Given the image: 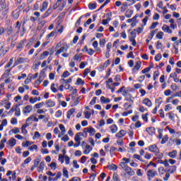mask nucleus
<instances>
[{
    "label": "nucleus",
    "mask_w": 181,
    "mask_h": 181,
    "mask_svg": "<svg viewBox=\"0 0 181 181\" xmlns=\"http://www.w3.org/2000/svg\"><path fill=\"white\" fill-rule=\"evenodd\" d=\"M124 171L126 172V173L122 175L124 179H127V175H128L129 176H134V175H135V171H134L133 169L131 168L130 167L126 168Z\"/></svg>",
    "instance_id": "obj_1"
},
{
    "label": "nucleus",
    "mask_w": 181,
    "mask_h": 181,
    "mask_svg": "<svg viewBox=\"0 0 181 181\" xmlns=\"http://www.w3.org/2000/svg\"><path fill=\"white\" fill-rule=\"evenodd\" d=\"M156 176H158V173L154 170H148L147 172V177L148 180H151Z\"/></svg>",
    "instance_id": "obj_2"
},
{
    "label": "nucleus",
    "mask_w": 181,
    "mask_h": 181,
    "mask_svg": "<svg viewBox=\"0 0 181 181\" xmlns=\"http://www.w3.org/2000/svg\"><path fill=\"white\" fill-rule=\"evenodd\" d=\"M0 52H3V54H6L9 52V47H5V42L4 41L0 42Z\"/></svg>",
    "instance_id": "obj_3"
},
{
    "label": "nucleus",
    "mask_w": 181,
    "mask_h": 181,
    "mask_svg": "<svg viewBox=\"0 0 181 181\" xmlns=\"http://www.w3.org/2000/svg\"><path fill=\"white\" fill-rule=\"evenodd\" d=\"M23 63H29V59L18 57L15 62V65L18 66V64H23Z\"/></svg>",
    "instance_id": "obj_4"
},
{
    "label": "nucleus",
    "mask_w": 181,
    "mask_h": 181,
    "mask_svg": "<svg viewBox=\"0 0 181 181\" xmlns=\"http://www.w3.org/2000/svg\"><path fill=\"white\" fill-rule=\"evenodd\" d=\"M69 50V46L66 45V47H62L60 49H59L56 53L55 56H59V54L62 53H66V52Z\"/></svg>",
    "instance_id": "obj_5"
},
{
    "label": "nucleus",
    "mask_w": 181,
    "mask_h": 181,
    "mask_svg": "<svg viewBox=\"0 0 181 181\" xmlns=\"http://www.w3.org/2000/svg\"><path fill=\"white\" fill-rule=\"evenodd\" d=\"M148 151L153 153H158L159 152V148L155 144L151 145L148 147Z\"/></svg>",
    "instance_id": "obj_6"
},
{
    "label": "nucleus",
    "mask_w": 181,
    "mask_h": 181,
    "mask_svg": "<svg viewBox=\"0 0 181 181\" xmlns=\"http://www.w3.org/2000/svg\"><path fill=\"white\" fill-rule=\"evenodd\" d=\"M45 105L48 108H52L56 105V102L52 99L47 100L45 102Z\"/></svg>",
    "instance_id": "obj_7"
},
{
    "label": "nucleus",
    "mask_w": 181,
    "mask_h": 181,
    "mask_svg": "<svg viewBox=\"0 0 181 181\" xmlns=\"http://www.w3.org/2000/svg\"><path fill=\"white\" fill-rule=\"evenodd\" d=\"M25 42H26V40H21L18 44L16 45L17 50H19V52H21L22 49L25 47Z\"/></svg>",
    "instance_id": "obj_8"
},
{
    "label": "nucleus",
    "mask_w": 181,
    "mask_h": 181,
    "mask_svg": "<svg viewBox=\"0 0 181 181\" xmlns=\"http://www.w3.org/2000/svg\"><path fill=\"white\" fill-rule=\"evenodd\" d=\"M80 136H84V133H81V132L77 133L74 137V140L76 142H78L81 144V137Z\"/></svg>",
    "instance_id": "obj_9"
},
{
    "label": "nucleus",
    "mask_w": 181,
    "mask_h": 181,
    "mask_svg": "<svg viewBox=\"0 0 181 181\" xmlns=\"http://www.w3.org/2000/svg\"><path fill=\"white\" fill-rule=\"evenodd\" d=\"M32 105H28L27 106L24 107L23 109V114H29L32 112Z\"/></svg>",
    "instance_id": "obj_10"
},
{
    "label": "nucleus",
    "mask_w": 181,
    "mask_h": 181,
    "mask_svg": "<svg viewBox=\"0 0 181 181\" xmlns=\"http://www.w3.org/2000/svg\"><path fill=\"white\" fill-rule=\"evenodd\" d=\"M47 6H49V2L47 1H43L41 8H40V12H45L47 9Z\"/></svg>",
    "instance_id": "obj_11"
},
{
    "label": "nucleus",
    "mask_w": 181,
    "mask_h": 181,
    "mask_svg": "<svg viewBox=\"0 0 181 181\" xmlns=\"http://www.w3.org/2000/svg\"><path fill=\"white\" fill-rule=\"evenodd\" d=\"M177 169V167L176 165L170 166L169 168L166 170L167 173H175L176 170Z\"/></svg>",
    "instance_id": "obj_12"
},
{
    "label": "nucleus",
    "mask_w": 181,
    "mask_h": 181,
    "mask_svg": "<svg viewBox=\"0 0 181 181\" xmlns=\"http://www.w3.org/2000/svg\"><path fill=\"white\" fill-rule=\"evenodd\" d=\"M125 135H127V131L122 129L115 134V136L117 138H122L123 136H125Z\"/></svg>",
    "instance_id": "obj_13"
},
{
    "label": "nucleus",
    "mask_w": 181,
    "mask_h": 181,
    "mask_svg": "<svg viewBox=\"0 0 181 181\" xmlns=\"http://www.w3.org/2000/svg\"><path fill=\"white\" fill-rule=\"evenodd\" d=\"M141 66H142V62L141 61H139L136 63V65L133 68V73H136V71H138L139 69H141Z\"/></svg>",
    "instance_id": "obj_14"
},
{
    "label": "nucleus",
    "mask_w": 181,
    "mask_h": 181,
    "mask_svg": "<svg viewBox=\"0 0 181 181\" xmlns=\"http://www.w3.org/2000/svg\"><path fill=\"white\" fill-rule=\"evenodd\" d=\"M7 145H9L11 148H13V146L16 145V139H15L14 138L10 139L7 142Z\"/></svg>",
    "instance_id": "obj_15"
},
{
    "label": "nucleus",
    "mask_w": 181,
    "mask_h": 181,
    "mask_svg": "<svg viewBox=\"0 0 181 181\" xmlns=\"http://www.w3.org/2000/svg\"><path fill=\"white\" fill-rule=\"evenodd\" d=\"M21 14V12L19 11V9H16L12 13V16L13 19H18L19 18V15Z\"/></svg>",
    "instance_id": "obj_16"
},
{
    "label": "nucleus",
    "mask_w": 181,
    "mask_h": 181,
    "mask_svg": "<svg viewBox=\"0 0 181 181\" xmlns=\"http://www.w3.org/2000/svg\"><path fill=\"white\" fill-rule=\"evenodd\" d=\"M107 169H109V170H113L114 172L117 170V169H118V167L117 166V165L112 163V164L107 165Z\"/></svg>",
    "instance_id": "obj_17"
},
{
    "label": "nucleus",
    "mask_w": 181,
    "mask_h": 181,
    "mask_svg": "<svg viewBox=\"0 0 181 181\" xmlns=\"http://www.w3.org/2000/svg\"><path fill=\"white\" fill-rule=\"evenodd\" d=\"M9 5L6 4V1L5 0H1L0 1V7L2 9H6Z\"/></svg>",
    "instance_id": "obj_18"
},
{
    "label": "nucleus",
    "mask_w": 181,
    "mask_h": 181,
    "mask_svg": "<svg viewBox=\"0 0 181 181\" xmlns=\"http://www.w3.org/2000/svg\"><path fill=\"white\" fill-rule=\"evenodd\" d=\"M162 30H163V32H166V33H172L173 31L171 30L170 28L166 25H164L162 27Z\"/></svg>",
    "instance_id": "obj_19"
},
{
    "label": "nucleus",
    "mask_w": 181,
    "mask_h": 181,
    "mask_svg": "<svg viewBox=\"0 0 181 181\" xmlns=\"http://www.w3.org/2000/svg\"><path fill=\"white\" fill-rule=\"evenodd\" d=\"M143 104H144L147 107H152V101H151V100H149V98H145L143 100Z\"/></svg>",
    "instance_id": "obj_20"
},
{
    "label": "nucleus",
    "mask_w": 181,
    "mask_h": 181,
    "mask_svg": "<svg viewBox=\"0 0 181 181\" xmlns=\"http://www.w3.org/2000/svg\"><path fill=\"white\" fill-rule=\"evenodd\" d=\"M91 151H93V148H91V146H90V145H86V149L83 151V153L85 155H88V153H90V152H91Z\"/></svg>",
    "instance_id": "obj_21"
},
{
    "label": "nucleus",
    "mask_w": 181,
    "mask_h": 181,
    "mask_svg": "<svg viewBox=\"0 0 181 181\" xmlns=\"http://www.w3.org/2000/svg\"><path fill=\"white\" fill-rule=\"evenodd\" d=\"M86 129L90 134V136H93L95 134V129L93 127H86Z\"/></svg>",
    "instance_id": "obj_22"
},
{
    "label": "nucleus",
    "mask_w": 181,
    "mask_h": 181,
    "mask_svg": "<svg viewBox=\"0 0 181 181\" xmlns=\"http://www.w3.org/2000/svg\"><path fill=\"white\" fill-rule=\"evenodd\" d=\"M177 155V151L174 150L170 153H168V156L171 158L172 159H175Z\"/></svg>",
    "instance_id": "obj_23"
},
{
    "label": "nucleus",
    "mask_w": 181,
    "mask_h": 181,
    "mask_svg": "<svg viewBox=\"0 0 181 181\" xmlns=\"http://www.w3.org/2000/svg\"><path fill=\"white\" fill-rule=\"evenodd\" d=\"M100 101L102 104H109V103H111V100L109 98H106L104 96L100 98Z\"/></svg>",
    "instance_id": "obj_24"
},
{
    "label": "nucleus",
    "mask_w": 181,
    "mask_h": 181,
    "mask_svg": "<svg viewBox=\"0 0 181 181\" xmlns=\"http://www.w3.org/2000/svg\"><path fill=\"white\" fill-rule=\"evenodd\" d=\"M21 23L19 21H17L15 25V31L16 33H19V32H21Z\"/></svg>",
    "instance_id": "obj_25"
},
{
    "label": "nucleus",
    "mask_w": 181,
    "mask_h": 181,
    "mask_svg": "<svg viewBox=\"0 0 181 181\" xmlns=\"http://www.w3.org/2000/svg\"><path fill=\"white\" fill-rule=\"evenodd\" d=\"M32 77H33V74H30L28 76L27 78L25 80L24 83H25V85L29 84V83H30V81H32Z\"/></svg>",
    "instance_id": "obj_26"
},
{
    "label": "nucleus",
    "mask_w": 181,
    "mask_h": 181,
    "mask_svg": "<svg viewBox=\"0 0 181 181\" xmlns=\"http://www.w3.org/2000/svg\"><path fill=\"white\" fill-rule=\"evenodd\" d=\"M76 112V110L74 108H71L70 109L69 111H68V113H67V118L69 119H70V118H71V115H73V114H74V112Z\"/></svg>",
    "instance_id": "obj_27"
},
{
    "label": "nucleus",
    "mask_w": 181,
    "mask_h": 181,
    "mask_svg": "<svg viewBox=\"0 0 181 181\" xmlns=\"http://www.w3.org/2000/svg\"><path fill=\"white\" fill-rule=\"evenodd\" d=\"M45 170V162L42 161L41 163H40V164L38 165L37 172H40L41 170Z\"/></svg>",
    "instance_id": "obj_28"
},
{
    "label": "nucleus",
    "mask_w": 181,
    "mask_h": 181,
    "mask_svg": "<svg viewBox=\"0 0 181 181\" xmlns=\"http://www.w3.org/2000/svg\"><path fill=\"white\" fill-rule=\"evenodd\" d=\"M52 12V9L49 7L48 10L45 12V13L42 16V19H45V18H47V16H49V15H50Z\"/></svg>",
    "instance_id": "obj_29"
},
{
    "label": "nucleus",
    "mask_w": 181,
    "mask_h": 181,
    "mask_svg": "<svg viewBox=\"0 0 181 181\" xmlns=\"http://www.w3.org/2000/svg\"><path fill=\"white\" fill-rule=\"evenodd\" d=\"M146 131L149 135H153V134H155V128L153 127H148Z\"/></svg>",
    "instance_id": "obj_30"
},
{
    "label": "nucleus",
    "mask_w": 181,
    "mask_h": 181,
    "mask_svg": "<svg viewBox=\"0 0 181 181\" xmlns=\"http://www.w3.org/2000/svg\"><path fill=\"white\" fill-rule=\"evenodd\" d=\"M110 129H111L112 134H117V132L118 131V127H117V125L113 124L110 126Z\"/></svg>",
    "instance_id": "obj_31"
},
{
    "label": "nucleus",
    "mask_w": 181,
    "mask_h": 181,
    "mask_svg": "<svg viewBox=\"0 0 181 181\" xmlns=\"http://www.w3.org/2000/svg\"><path fill=\"white\" fill-rule=\"evenodd\" d=\"M41 98L40 97L38 98H30V104H35V103H37V101H40Z\"/></svg>",
    "instance_id": "obj_32"
},
{
    "label": "nucleus",
    "mask_w": 181,
    "mask_h": 181,
    "mask_svg": "<svg viewBox=\"0 0 181 181\" xmlns=\"http://www.w3.org/2000/svg\"><path fill=\"white\" fill-rule=\"evenodd\" d=\"M125 97V101H131L132 103H134V100H132V95L131 93L127 94Z\"/></svg>",
    "instance_id": "obj_33"
},
{
    "label": "nucleus",
    "mask_w": 181,
    "mask_h": 181,
    "mask_svg": "<svg viewBox=\"0 0 181 181\" xmlns=\"http://www.w3.org/2000/svg\"><path fill=\"white\" fill-rule=\"evenodd\" d=\"M22 145H23V148H28V146H30V145H33V142L27 141H25V143L23 142Z\"/></svg>",
    "instance_id": "obj_34"
},
{
    "label": "nucleus",
    "mask_w": 181,
    "mask_h": 181,
    "mask_svg": "<svg viewBox=\"0 0 181 181\" xmlns=\"http://www.w3.org/2000/svg\"><path fill=\"white\" fill-rule=\"evenodd\" d=\"M59 129L61 130L62 135H64L66 134V127H64V125L63 124H59Z\"/></svg>",
    "instance_id": "obj_35"
},
{
    "label": "nucleus",
    "mask_w": 181,
    "mask_h": 181,
    "mask_svg": "<svg viewBox=\"0 0 181 181\" xmlns=\"http://www.w3.org/2000/svg\"><path fill=\"white\" fill-rule=\"evenodd\" d=\"M134 13V11L132 10H127L125 13L126 18H131L132 16V14Z\"/></svg>",
    "instance_id": "obj_36"
},
{
    "label": "nucleus",
    "mask_w": 181,
    "mask_h": 181,
    "mask_svg": "<svg viewBox=\"0 0 181 181\" xmlns=\"http://www.w3.org/2000/svg\"><path fill=\"white\" fill-rule=\"evenodd\" d=\"M169 141V136L168 135L164 136V137L161 140V145H163L164 144H166Z\"/></svg>",
    "instance_id": "obj_37"
},
{
    "label": "nucleus",
    "mask_w": 181,
    "mask_h": 181,
    "mask_svg": "<svg viewBox=\"0 0 181 181\" xmlns=\"http://www.w3.org/2000/svg\"><path fill=\"white\" fill-rule=\"evenodd\" d=\"M93 46L95 49L96 52H100V49L98 47V42L94 41L93 42Z\"/></svg>",
    "instance_id": "obj_38"
},
{
    "label": "nucleus",
    "mask_w": 181,
    "mask_h": 181,
    "mask_svg": "<svg viewBox=\"0 0 181 181\" xmlns=\"http://www.w3.org/2000/svg\"><path fill=\"white\" fill-rule=\"evenodd\" d=\"M28 151H30V152H33V151H37V145L34 144L28 147Z\"/></svg>",
    "instance_id": "obj_39"
},
{
    "label": "nucleus",
    "mask_w": 181,
    "mask_h": 181,
    "mask_svg": "<svg viewBox=\"0 0 181 181\" xmlns=\"http://www.w3.org/2000/svg\"><path fill=\"white\" fill-rule=\"evenodd\" d=\"M10 132H12L13 134H19L21 132V129L18 127H14L10 130Z\"/></svg>",
    "instance_id": "obj_40"
},
{
    "label": "nucleus",
    "mask_w": 181,
    "mask_h": 181,
    "mask_svg": "<svg viewBox=\"0 0 181 181\" xmlns=\"http://www.w3.org/2000/svg\"><path fill=\"white\" fill-rule=\"evenodd\" d=\"M40 163V159L37 158L34 160V168H39V164Z\"/></svg>",
    "instance_id": "obj_41"
},
{
    "label": "nucleus",
    "mask_w": 181,
    "mask_h": 181,
    "mask_svg": "<svg viewBox=\"0 0 181 181\" xmlns=\"http://www.w3.org/2000/svg\"><path fill=\"white\" fill-rule=\"evenodd\" d=\"M33 42H35V38L32 37L29 40L28 43L26 45V47H30L32 45H33Z\"/></svg>",
    "instance_id": "obj_42"
},
{
    "label": "nucleus",
    "mask_w": 181,
    "mask_h": 181,
    "mask_svg": "<svg viewBox=\"0 0 181 181\" xmlns=\"http://www.w3.org/2000/svg\"><path fill=\"white\" fill-rule=\"evenodd\" d=\"M83 114L85 115V118H86V119H90V118H91V113L90 112L86 111Z\"/></svg>",
    "instance_id": "obj_43"
},
{
    "label": "nucleus",
    "mask_w": 181,
    "mask_h": 181,
    "mask_svg": "<svg viewBox=\"0 0 181 181\" xmlns=\"http://www.w3.org/2000/svg\"><path fill=\"white\" fill-rule=\"evenodd\" d=\"M112 179L114 181H121L119 177H118V174L117 173H113Z\"/></svg>",
    "instance_id": "obj_44"
},
{
    "label": "nucleus",
    "mask_w": 181,
    "mask_h": 181,
    "mask_svg": "<svg viewBox=\"0 0 181 181\" xmlns=\"http://www.w3.org/2000/svg\"><path fill=\"white\" fill-rule=\"evenodd\" d=\"M49 56V52L48 51H45L42 54H41V59L43 60L44 59H46Z\"/></svg>",
    "instance_id": "obj_45"
},
{
    "label": "nucleus",
    "mask_w": 181,
    "mask_h": 181,
    "mask_svg": "<svg viewBox=\"0 0 181 181\" xmlns=\"http://www.w3.org/2000/svg\"><path fill=\"white\" fill-rule=\"evenodd\" d=\"M56 33H57L56 32L52 31L49 34H48L46 37L47 40H49L50 37H53Z\"/></svg>",
    "instance_id": "obj_46"
},
{
    "label": "nucleus",
    "mask_w": 181,
    "mask_h": 181,
    "mask_svg": "<svg viewBox=\"0 0 181 181\" xmlns=\"http://www.w3.org/2000/svg\"><path fill=\"white\" fill-rule=\"evenodd\" d=\"M134 159H137L138 160H140L141 162H143L144 160L142 159V157L138 154H134L133 156Z\"/></svg>",
    "instance_id": "obj_47"
},
{
    "label": "nucleus",
    "mask_w": 181,
    "mask_h": 181,
    "mask_svg": "<svg viewBox=\"0 0 181 181\" xmlns=\"http://www.w3.org/2000/svg\"><path fill=\"white\" fill-rule=\"evenodd\" d=\"M76 84L78 86H83L84 84V81L81 78H78L76 81Z\"/></svg>",
    "instance_id": "obj_48"
},
{
    "label": "nucleus",
    "mask_w": 181,
    "mask_h": 181,
    "mask_svg": "<svg viewBox=\"0 0 181 181\" xmlns=\"http://www.w3.org/2000/svg\"><path fill=\"white\" fill-rule=\"evenodd\" d=\"M63 175L64 177H66V179H69V171L67 170V169L66 168L63 169Z\"/></svg>",
    "instance_id": "obj_49"
},
{
    "label": "nucleus",
    "mask_w": 181,
    "mask_h": 181,
    "mask_svg": "<svg viewBox=\"0 0 181 181\" xmlns=\"http://www.w3.org/2000/svg\"><path fill=\"white\" fill-rule=\"evenodd\" d=\"M45 105V102L39 103L35 104V107L37 109L42 108Z\"/></svg>",
    "instance_id": "obj_50"
},
{
    "label": "nucleus",
    "mask_w": 181,
    "mask_h": 181,
    "mask_svg": "<svg viewBox=\"0 0 181 181\" xmlns=\"http://www.w3.org/2000/svg\"><path fill=\"white\" fill-rule=\"evenodd\" d=\"M15 115L16 117H21V108H19V107H16Z\"/></svg>",
    "instance_id": "obj_51"
},
{
    "label": "nucleus",
    "mask_w": 181,
    "mask_h": 181,
    "mask_svg": "<svg viewBox=\"0 0 181 181\" xmlns=\"http://www.w3.org/2000/svg\"><path fill=\"white\" fill-rule=\"evenodd\" d=\"M88 8H89V9L94 10V9H95V8H97V4H95V3L89 4Z\"/></svg>",
    "instance_id": "obj_52"
},
{
    "label": "nucleus",
    "mask_w": 181,
    "mask_h": 181,
    "mask_svg": "<svg viewBox=\"0 0 181 181\" xmlns=\"http://www.w3.org/2000/svg\"><path fill=\"white\" fill-rule=\"evenodd\" d=\"M138 18V16L136 15L135 16H134L132 18L128 19L127 20V23H132V22H135V21H136V18Z\"/></svg>",
    "instance_id": "obj_53"
},
{
    "label": "nucleus",
    "mask_w": 181,
    "mask_h": 181,
    "mask_svg": "<svg viewBox=\"0 0 181 181\" xmlns=\"http://www.w3.org/2000/svg\"><path fill=\"white\" fill-rule=\"evenodd\" d=\"M155 155L156 158H158V159H162V158H163V153L159 152V150H158V153H156Z\"/></svg>",
    "instance_id": "obj_54"
},
{
    "label": "nucleus",
    "mask_w": 181,
    "mask_h": 181,
    "mask_svg": "<svg viewBox=\"0 0 181 181\" xmlns=\"http://www.w3.org/2000/svg\"><path fill=\"white\" fill-rule=\"evenodd\" d=\"M21 132L22 134H23V135H28V130L26 129V127L25 126H22Z\"/></svg>",
    "instance_id": "obj_55"
},
{
    "label": "nucleus",
    "mask_w": 181,
    "mask_h": 181,
    "mask_svg": "<svg viewBox=\"0 0 181 181\" xmlns=\"http://www.w3.org/2000/svg\"><path fill=\"white\" fill-rule=\"evenodd\" d=\"M40 138V133L39 132H35L34 134V136L33 137V139H39Z\"/></svg>",
    "instance_id": "obj_56"
},
{
    "label": "nucleus",
    "mask_w": 181,
    "mask_h": 181,
    "mask_svg": "<svg viewBox=\"0 0 181 181\" xmlns=\"http://www.w3.org/2000/svg\"><path fill=\"white\" fill-rule=\"evenodd\" d=\"M157 39L162 40L163 39V32H158V33L156 35Z\"/></svg>",
    "instance_id": "obj_57"
},
{
    "label": "nucleus",
    "mask_w": 181,
    "mask_h": 181,
    "mask_svg": "<svg viewBox=\"0 0 181 181\" xmlns=\"http://www.w3.org/2000/svg\"><path fill=\"white\" fill-rule=\"evenodd\" d=\"M62 177V173L59 172L57 173V175H55V177H54L55 181L59 180V179H60Z\"/></svg>",
    "instance_id": "obj_58"
},
{
    "label": "nucleus",
    "mask_w": 181,
    "mask_h": 181,
    "mask_svg": "<svg viewBox=\"0 0 181 181\" xmlns=\"http://www.w3.org/2000/svg\"><path fill=\"white\" fill-rule=\"evenodd\" d=\"M61 141H63L64 142H67L68 141H70V138L67 135H64Z\"/></svg>",
    "instance_id": "obj_59"
},
{
    "label": "nucleus",
    "mask_w": 181,
    "mask_h": 181,
    "mask_svg": "<svg viewBox=\"0 0 181 181\" xmlns=\"http://www.w3.org/2000/svg\"><path fill=\"white\" fill-rule=\"evenodd\" d=\"M55 86L56 85L54 83L51 84V90L52 93H57V88H56Z\"/></svg>",
    "instance_id": "obj_60"
},
{
    "label": "nucleus",
    "mask_w": 181,
    "mask_h": 181,
    "mask_svg": "<svg viewBox=\"0 0 181 181\" xmlns=\"http://www.w3.org/2000/svg\"><path fill=\"white\" fill-rule=\"evenodd\" d=\"M170 110H172V105L170 104L166 105L165 107V111L168 112V111H170Z\"/></svg>",
    "instance_id": "obj_61"
},
{
    "label": "nucleus",
    "mask_w": 181,
    "mask_h": 181,
    "mask_svg": "<svg viewBox=\"0 0 181 181\" xmlns=\"http://www.w3.org/2000/svg\"><path fill=\"white\" fill-rule=\"evenodd\" d=\"M43 81V76H40L39 79H37L35 81V84H37V86H39V84H40V83H42Z\"/></svg>",
    "instance_id": "obj_62"
},
{
    "label": "nucleus",
    "mask_w": 181,
    "mask_h": 181,
    "mask_svg": "<svg viewBox=\"0 0 181 181\" xmlns=\"http://www.w3.org/2000/svg\"><path fill=\"white\" fill-rule=\"evenodd\" d=\"M120 166L122 169H124V170H125L126 168H128V165H127L124 162L120 163Z\"/></svg>",
    "instance_id": "obj_63"
},
{
    "label": "nucleus",
    "mask_w": 181,
    "mask_h": 181,
    "mask_svg": "<svg viewBox=\"0 0 181 181\" xmlns=\"http://www.w3.org/2000/svg\"><path fill=\"white\" fill-rule=\"evenodd\" d=\"M100 47H104V46H105V39H102L100 40Z\"/></svg>",
    "instance_id": "obj_64"
}]
</instances>
